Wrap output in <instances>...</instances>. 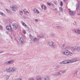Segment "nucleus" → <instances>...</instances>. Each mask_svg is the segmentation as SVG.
<instances>
[{"label": "nucleus", "instance_id": "nucleus-41", "mask_svg": "<svg viewBox=\"0 0 80 80\" xmlns=\"http://www.w3.org/2000/svg\"><path fill=\"white\" fill-rule=\"evenodd\" d=\"M51 35L52 36H54V35H55V34H54V33H52L51 34Z\"/></svg>", "mask_w": 80, "mask_h": 80}, {"label": "nucleus", "instance_id": "nucleus-32", "mask_svg": "<svg viewBox=\"0 0 80 80\" xmlns=\"http://www.w3.org/2000/svg\"><path fill=\"white\" fill-rule=\"evenodd\" d=\"M60 5L62 7V6H63V2H62V1H60Z\"/></svg>", "mask_w": 80, "mask_h": 80}, {"label": "nucleus", "instance_id": "nucleus-36", "mask_svg": "<svg viewBox=\"0 0 80 80\" xmlns=\"http://www.w3.org/2000/svg\"><path fill=\"white\" fill-rule=\"evenodd\" d=\"M59 9L61 12H63L62 8V7H60Z\"/></svg>", "mask_w": 80, "mask_h": 80}, {"label": "nucleus", "instance_id": "nucleus-4", "mask_svg": "<svg viewBox=\"0 0 80 80\" xmlns=\"http://www.w3.org/2000/svg\"><path fill=\"white\" fill-rule=\"evenodd\" d=\"M14 60H10L5 62V65H10L14 63Z\"/></svg>", "mask_w": 80, "mask_h": 80}, {"label": "nucleus", "instance_id": "nucleus-35", "mask_svg": "<svg viewBox=\"0 0 80 80\" xmlns=\"http://www.w3.org/2000/svg\"><path fill=\"white\" fill-rule=\"evenodd\" d=\"M9 78V76H6V80H8Z\"/></svg>", "mask_w": 80, "mask_h": 80}, {"label": "nucleus", "instance_id": "nucleus-29", "mask_svg": "<svg viewBox=\"0 0 80 80\" xmlns=\"http://www.w3.org/2000/svg\"><path fill=\"white\" fill-rule=\"evenodd\" d=\"M56 27L58 29H60V28H62V27L60 26H57Z\"/></svg>", "mask_w": 80, "mask_h": 80}, {"label": "nucleus", "instance_id": "nucleus-25", "mask_svg": "<svg viewBox=\"0 0 80 80\" xmlns=\"http://www.w3.org/2000/svg\"><path fill=\"white\" fill-rule=\"evenodd\" d=\"M0 14L1 15H2V16H3V17H4V16H5V14H4V13L2 12H0Z\"/></svg>", "mask_w": 80, "mask_h": 80}, {"label": "nucleus", "instance_id": "nucleus-37", "mask_svg": "<svg viewBox=\"0 0 80 80\" xmlns=\"http://www.w3.org/2000/svg\"><path fill=\"white\" fill-rule=\"evenodd\" d=\"M69 47L68 46H66L65 48H64L65 50H67L68 49Z\"/></svg>", "mask_w": 80, "mask_h": 80}, {"label": "nucleus", "instance_id": "nucleus-9", "mask_svg": "<svg viewBox=\"0 0 80 80\" xmlns=\"http://www.w3.org/2000/svg\"><path fill=\"white\" fill-rule=\"evenodd\" d=\"M41 8L43 10H47V7L44 4H42L41 5Z\"/></svg>", "mask_w": 80, "mask_h": 80}, {"label": "nucleus", "instance_id": "nucleus-28", "mask_svg": "<svg viewBox=\"0 0 80 80\" xmlns=\"http://www.w3.org/2000/svg\"><path fill=\"white\" fill-rule=\"evenodd\" d=\"M19 14H20V15H23V11H20L19 12Z\"/></svg>", "mask_w": 80, "mask_h": 80}, {"label": "nucleus", "instance_id": "nucleus-18", "mask_svg": "<svg viewBox=\"0 0 80 80\" xmlns=\"http://www.w3.org/2000/svg\"><path fill=\"white\" fill-rule=\"evenodd\" d=\"M21 22L22 23V25H23V26H24V27H27V25H26V24L25 23H24V22H23V21H21Z\"/></svg>", "mask_w": 80, "mask_h": 80}, {"label": "nucleus", "instance_id": "nucleus-19", "mask_svg": "<svg viewBox=\"0 0 80 80\" xmlns=\"http://www.w3.org/2000/svg\"><path fill=\"white\" fill-rule=\"evenodd\" d=\"M65 47V44H63V45H61L60 46V48H62V49H63V48Z\"/></svg>", "mask_w": 80, "mask_h": 80}, {"label": "nucleus", "instance_id": "nucleus-26", "mask_svg": "<svg viewBox=\"0 0 80 80\" xmlns=\"http://www.w3.org/2000/svg\"><path fill=\"white\" fill-rule=\"evenodd\" d=\"M38 37L39 38V39L40 38H43V39H45V38L44 37H41V36H40V35H38Z\"/></svg>", "mask_w": 80, "mask_h": 80}, {"label": "nucleus", "instance_id": "nucleus-24", "mask_svg": "<svg viewBox=\"0 0 80 80\" xmlns=\"http://www.w3.org/2000/svg\"><path fill=\"white\" fill-rule=\"evenodd\" d=\"M78 72V70L76 71L75 73H74V76H77Z\"/></svg>", "mask_w": 80, "mask_h": 80}, {"label": "nucleus", "instance_id": "nucleus-34", "mask_svg": "<svg viewBox=\"0 0 80 80\" xmlns=\"http://www.w3.org/2000/svg\"><path fill=\"white\" fill-rule=\"evenodd\" d=\"M59 64H60L61 65H62V64H64V62L63 61H62V62H59Z\"/></svg>", "mask_w": 80, "mask_h": 80}, {"label": "nucleus", "instance_id": "nucleus-3", "mask_svg": "<svg viewBox=\"0 0 80 80\" xmlns=\"http://www.w3.org/2000/svg\"><path fill=\"white\" fill-rule=\"evenodd\" d=\"M48 44H49V46L52 47V48H55V45H54V42H53V41L49 42Z\"/></svg>", "mask_w": 80, "mask_h": 80}, {"label": "nucleus", "instance_id": "nucleus-17", "mask_svg": "<svg viewBox=\"0 0 80 80\" xmlns=\"http://www.w3.org/2000/svg\"><path fill=\"white\" fill-rule=\"evenodd\" d=\"M38 39H37V38H35L33 39V42L34 43H36V42H37L38 41Z\"/></svg>", "mask_w": 80, "mask_h": 80}, {"label": "nucleus", "instance_id": "nucleus-10", "mask_svg": "<svg viewBox=\"0 0 80 80\" xmlns=\"http://www.w3.org/2000/svg\"><path fill=\"white\" fill-rule=\"evenodd\" d=\"M6 29L7 30H8L10 32H12V28L11 27L10 25L7 26L6 27Z\"/></svg>", "mask_w": 80, "mask_h": 80}, {"label": "nucleus", "instance_id": "nucleus-23", "mask_svg": "<svg viewBox=\"0 0 80 80\" xmlns=\"http://www.w3.org/2000/svg\"><path fill=\"white\" fill-rule=\"evenodd\" d=\"M76 50L77 52H80V46H78L76 48Z\"/></svg>", "mask_w": 80, "mask_h": 80}, {"label": "nucleus", "instance_id": "nucleus-22", "mask_svg": "<svg viewBox=\"0 0 80 80\" xmlns=\"http://www.w3.org/2000/svg\"><path fill=\"white\" fill-rule=\"evenodd\" d=\"M6 10L7 12L9 14H12V12L10 11L9 10H8L7 9H6Z\"/></svg>", "mask_w": 80, "mask_h": 80}, {"label": "nucleus", "instance_id": "nucleus-15", "mask_svg": "<svg viewBox=\"0 0 80 80\" xmlns=\"http://www.w3.org/2000/svg\"><path fill=\"white\" fill-rule=\"evenodd\" d=\"M74 32L77 35H80V30L79 29H78L77 32L75 30Z\"/></svg>", "mask_w": 80, "mask_h": 80}, {"label": "nucleus", "instance_id": "nucleus-14", "mask_svg": "<svg viewBox=\"0 0 80 80\" xmlns=\"http://www.w3.org/2000/svg\"><path fill=\"white\" fill-rule=\"evenodd\" d=\"M33 12L36 13H39V11L36 8L34 9Z\"/></svg>", "mask_w": 80, "mask_h": 80}, {"label": "nucleus", "instance_id": "nucleus-40", "mask_svg": "<svg viewBox=\"0 0 80 80\" xmlns=\"http://www.w3.org/2000/svg\"><path fill=\"white\" fill-rule=\"evenodd\" d=\"M56 68H60V66H57L56 67Z\"/></svg>", "mask_w": 80, "mask_h": 80}, {"label": "nucleus", "instance_id": "nucleus-5", "mask_svg": "<svg viewBox=\"0 0 80 80\" xmlns=\"http://www.w3.org/2000/svg\"><path fill=\"white\" fill-rule=\"evenodd\" d=\"M19 42L21 45H22L24 44V39H23V38L22 37L20 38Z\"/></svg>", "mask_w": 80, "mask_h": 80}, {"label": "nucleus", "instance_id": "nucleus-48", "mask_svg": "<svg viewBox=\"0 0 80 80\" xmlns=\"http://www.w3.org/2000/svg\"><path fill=\"white\" fill-rule=\"evenodd\" d=\"M39 0L40 1H42V0Z\"/></svg>", "mask_w": 80, "mask_h": 80}, {"label": "nucleus", "instance_id": "nucleus-20", "mask_svg": "<svg viewBox=\"0 0 80 80\" xmlns=\"http://www.w3.org/2000/svg\"><path fill=\"white\" fill-rule=\"evenodd\" d=\"M76 10H79V3H78L76 5Z\"/></svg>", "mask_w": 80, "mask_h": 80}, {"label": "nucleus", "instance_id": "nucleus-47", "mask_svg": "<svg viewBox=\"0 0 80 80\" xmlns=\"http://www.w3.org/2000/svg\"><path fill=\"white\" fill-rule=\"evenodd\" d=\"M3 52H0V53H2Z\"/></svg>", "mask_w": 80, "mask_h": 80}, {"label": "nucleus", "instance_id": "nucleus-7", "mask_svg": "<svg viewBox=\"0 0 80 80\" xmlns=\"http://www.w3.org/2000/svg\"><path fill=\"white\" fill-rule=\"evenodd\" d=\"M13 26V28L14 30H16L18 28V24L16 23H14L12 25Z\"/></svg>", "mask_w": 80, "mask_h": 80}, {"label": "nucleus", "instance_id": "nucleus-2", "mask_svg": "<svg viewBox=\"0 0 80 80\" xmlns=\"http://www.w3.org/2000/svg\"><path fill=\"white\" fill-rule=\"evenodd\" d=\"M62 54L65 56H68L70 54V52L68 50H66L62 52Z\"/></svg>", "mask_w": 80, "mask_h": 80}, {"label": "nucleus", "instance_id": "nucleus-46", "mask_svg": "<svg viewBox=\"0 0 80 80\" xmlns=\"http://www.w3.org/2000/svg\"><path fill=\"white\" fill-rule=\"evenodd\" d=\"M63 1L64 2H66V1H67V0H63Z\"/></svg>", "mask_w": 80, "mask_h": 80}, {"label": "nucleus", "instance_id": "nucleus-8", "mask_svg": "<svg viewBox=\"0 0 80 80\" xmlns=\"http://www.w3.org/2000/svg\"><path fill=\"white\" fill-rule=\"evenodd\" d=\"M12 9L13 11H16L17 9V6L16 5H13L12 6Z\"/></svg>", "mask_w": 80, "mask_h": 80}, {"label": "nucleus", "instance_id": "nucleus-31", "mask_svg": "<svg viewBox=\"0 0 80 80\" xmlns=\"http://www.w3.org/2000/svg\"><path fill=\"white\" fill-rule=\"evenodd\" d=\"M45 80H50L49 79V78L48 77H46L45 78Z\"/></svg>", "mask_w": 80, "mask_h": 80}, {"label": "nucleus", "instance_id": "nucleus-38", "mask_svg": "<svg viewBox=\"0 0 80 80\" xmlns=\"http://www.w3.org/2000/svg\"><path fill=\"white\" fill-rule=\"evenodd\" d=\"M47 4L49 6H51V5H52V4H51L49 2H47Z\"/></svg>", "mask_w": 80, "mask_h": 80}, {"label": "nucleus", "instance_id": "nucleus-6", "mask_svg": "<svg viewBox=\"0 0 80 80\" xmlns=\"http://www.w3.org/2000/svg\"><path fill=\"white\" fill-rule=\"evenodd\" d=\"M69 13L71 17H73L75 15V12L74 11L70 10L69 12Z\"/></svg>", "mask_w": 80, "mask_h": 80}, {"label": "nucleus", "instance_id": "nucleus-45", "mask_svg": "<svg viewBox=\"0 0 80 80\" xmlns=\"http://www.w3.org/2000/svg\"><path fill=\"white\" fill-rule=\"evenodd\" d=\"M77 15H79V16H80V13H78Z\"/></svg>", "mask_w": 80, "mask_h": 80}, {"label": "nucleus", "instance_id": "nucleus-1", "mask_svg": "<svg viewBox=\"0 0 80 80\" xmlns=\"http://www.w3.org/2000/svg\"><path fill=\"white\" fill-rule=\"evenodd\" d=\"M66 73V71H60L59 72L52 73L51 75L54 77H58L59 75H61L63 73Z\"/></svg>", "mask_w": 80, "mask_h": 80}, {"label": "nucleus", "instance_id": "nucleus-13", "mask_svg": "<svg viewBox=\"0 0 80 80\" xmlns=\"http://www.w3.org/2000/svg\"><path fill=\"white\" fill-rule=\"evenodd\" d=\"M11 73H13L16 71V68H15L11 67Z\"/></svg>", "mask_w": 80, "mask_h": 80}, {"label": "nucleus", "instance_id": "nucleus-33", "mask_svg": "<svg viewBox=\"0 0 80 80\" xmlns=\"http://www.w3.org/2000/svg\"><path fill=\"white\" fill-rule=\"evenodd\" d=\"M23 12H24V14H26L27 15V12H26V10H23Z\"/></svg>", "mask_w": 80, "mask_h": 80}, {"label": "nucleus", "instance_id": "nucleus-21", "mask_svg": "<svg viewBox=\"0 0 80 80\" xmlns=\"http://www.w3.org/2000/svg\"><path fill=\"white\" fill-rule=\"evenodd\" d=\"M38 79L37 80H42V78L40 76H38L36 77Z\"/></svg>", "mask_w": 80, "mask_h": 80}, {"label": "nucleus", "instance_id": "nucleus-12", "mask_svg": "<svg viewBox=\"0 0 80 80\" xmlns=\"http://www.w3.org/2000/svg\"><path fill=\"white\" fill-rule=\"evenodd\" d=\"M6 71V72H8L9 73H12L11 67H10L9 68L7 69Z\"/></svg>", "mask_w": 80, "mask_h": 80}, {"label": "nucleus", "instance_id": "nucleus-39", "mask_svg": "<svg viewBox=\"0 0 80 80\" xmlns=\"http://www.w3.org/2000/svg\"><path fill=\"white\" fill-rule=\"evenodd\" d=\"M22 33H24V34H25V33H26V32L25 31V30H23Z\"/></svg>", "mask_w": 80, "mask_h": 80}, {"label": "nucleus", "instance_id": "nucleus-42", "mask_svg": "<svg viewBox=\"0 0 80 80\" xmlns=\"http://www.w3.org/2000/svg\"><path fill=\"white\" fill-rule=\"evenodd\" d=\"M35 20L36 22H38V20L37 19H35Z\"/></svg>", "mask_w": 80, "mask_h": 80}, {"label": "nucleus", "instance_id": "nucleus-27", "mask_svg": "<svg viewBox=\"0 0 80 80\" xmlns=\"http://www.w3.org/2000/svg\"><path fill=\"white\" fill-rule=\"evenodd\" d=\"M29 37H30V39H31V40H33V36H32V35H30Z\"/></svg>", "mask_w": 80, "mask_h": 80}, {"label": "nucleus", "instance_id": "nucleus-30", "mask_svg": "<svg viewBox=\"0 0 80 80\" xmlns=\"http://www.w3.org/2000/svg\"><path fill=\"white\" fill-rule=\"evenodd\" d=\"M72 50L73 52H74V51H75V50H77V48H72Z\"/></svg>", "mask_w": 80, "mask_h": 80}, {"label": "nucleus", "instance_id": "nucleus-44", "mask_svg": "<svg viewBox=\"0 0 80 80\" xmlns=\"http://www.w3.org/2000/svg\"><path fill=\"white\" fill-rule=\"evenodd\" d=\"M2 26H0V29H2Z\"/></svg>", "mask_w": 80, "mask_h": 80}, {"label": "nucleus", "instance_id": "nucleus-16", "mask_svg": "<svg viewBox=\"0 0 80 80\" xmlns=\"http://www.w3.org/2000/svg\"><path fill=\"white\" fill-rule=\"evenodd\" d=\"M63 62H64V64H66L67 63H70V61H69V60L64 61H63Z\"/></svg>", "mask_w": 80, "mask_h": 80}, {"label": "nucleus", "instance_id": "nucleus-11", "mask_svg": "<svg viewBox=\"0 0 80 80\" xmlns=\"http://www.w3.org/2000/svg\"><path fill=\"white\" fill-rule=\"evenodd\" d=\"M69 61L70 62V63H72L73 62H77V59H73L69 60Z\"/></svg>", "mask_w": 80, "mask_h": 80}, {"label": "nucleus", "instance_id": "nucleus-43", "mask_svg": "<svg viewBox=\"0 0 80 80\" xmlns=\"http://www.w3.org/2000/svg\"><path fill=\"white\" fill-rule=\"evenodd\" d=\"M23 18H24V19H26V18H27V17L25 16H23Z\"/></svg>", "mask_w": 80, "mask_h": 80}]
</instances>
